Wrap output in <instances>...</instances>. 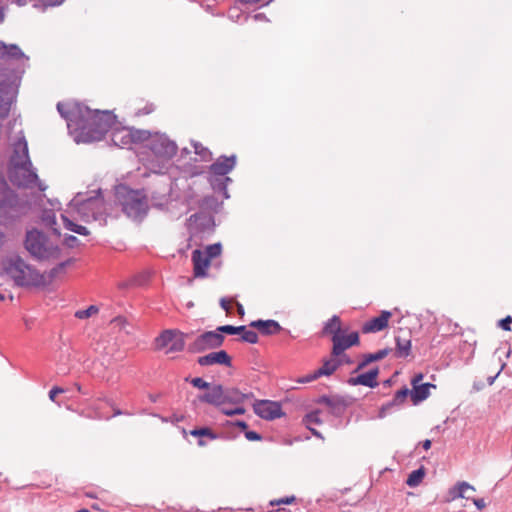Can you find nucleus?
<instances>
[{
	"instance_id": "nucleus-12",
	"label": "nucleus",
	"mask_w": 512,
	"mask_h": 512,
	"mask_svg": "<svg viewBox=\"0 0 512 512\" xmlns=\"http://www.w3.org/2000/svg\"><path fill=\"white\" fill-rule=\"evenodd\" d=\"M122 205L124 212L129 217H142L148 209L147 196L143 191L130 190L126 193Z\"/></svg>"
},
{
	"instance_id": "nucleus-44",
	"label": "nucleus",
	"mask_w": 512,
	"mask_h": 512,
	"mask_svg": "<svg viewBox=\"0 0 512 512\" xmlns=\"http://www.w3.org/2000/svg\"><path fill=\"white\" fill-rule=\"evenodd\" d=\"M65 392V389L60 387V386H53L49 393H48V396H49V399L53 402H56V397L61 394V393H64Z\"/></svg>"
},
{
	"instance_id": "nucleus-25",
	"label": "nucleus",
	"mask_w": 512,
	"mask_h": 512,
	"mask_svg": "<svg viewBox=\"0 0 512 512\" xmlns=\"http://www.w3.org/2000/svg\"><path fill=\"white\" fill-rule=\"evenodd\" d=\"M14 200V193L9 189L4 177L0 175V207L12 206Z\"/></svg>"
},
{
	"instance_id": "nucleus-17",
	"label": "nucleus",
	"mask_w": 512,
	"mask_h": 512,
	"mask_svg": "<svg viewBox=\"0 0 512 512\" xmlns=\"http://www.w3.org/2000/svg\"><path fill=\"white\" fill-rule=\"evenodd\" d=\"M468 490L475 492V488L468 482L458 481L455 485L449 488L447 494L442 498L441 502L450 503L458 498L470 500L471 496L466 495Z\"/></svg>"
},
{
	"instance_id": "nucleus-59",
	"label": "nucleus",
	"mask_w": 512,
	"mask_h": 512,
	"mask_svg": "<svg viewBox=\"0 0 512 512\" xmlns=\"http://www.w3.org/2000/svg\"><path fill=\"white\" fill-rule=\"evenodd\" d=\"M500 372H501V369L496 373V375H494V376H489V377L487 378V383H488V385H490V386H491V385H493V383L495 382V380H496V378L498 377V375L500 374Z\"/></svg>"
},
{
	"instance_id": "nucleus-52",
	"label": "nucleus",
	"mask_w": 512,
	"mask_h": 512,
	"mask_svg": "<svg viewBox=\"0 0 512 512\" xmlns=\"http://www.w3.org/2000/svg\"><path fill=\"white\" fill-rule=\"evenodd\" d=\"M306 428L310 431V433L313 436H315L318 439L324 440V436H323V434L320 431H318L317 429H315L313 427H306Z\"/></svg>"
},
{
	"instance_id": "nucleus-26",
	"label": "nucleus",
	"mask_w": 512,
	"mask_h": 512,
	"mask_svg": "<svg viewBox=\"0 0 512 512\" xmlns=\"http://www.w3.org/2000/svg\"><path fill=\"white\" fill-rule=\"evenodd\" d=\"M342 365L341 359H328L322 360V366L318 368L319 374L322 376H331Z\"/></svg>"
},
{
	"instance_id": "nucleus-29",
	"label": "nucleus",
	"mask_w": 512,
	"mask_h": 512,
	"mask_svg": "<svg viewBox=\"0 0 512 512\" xmlns=\"http://www.w3.org/2000/svg\"><path fill=\"white\" fill-rule=\"evenodd\" d=\"M105 308L104 305H91L86 309H81L75 312V317L78 319H87L92 317H106L107 315L102 313L99 315V312Z\"/></svg>"
},
{
	"instance_id": "nucleus-35",
	"label": "nucleus",
	"mask_w": 512,
	"mask_h": 512,
	"mask_svg": "<svg viewBox=\"0 0 512 512\" xmlns=\"http://www.w3.org/2000/svg\"><path fill=\"white\" fill-rule=\"evenodd\" d=\"M234 406L235 407H233V408H227L222 405V406H220V408H217V409L220 411V413H222L223 415H225L227 417L244 415L246 413V408L242 404H238V405H234Z\"/></svg>"
},
{
	"instance_id": "nucleus-47",
	"label": "nucleus",
	"mask_w": 512,
	"mask_h": 512,
	"mask_svg": "<svg viewBox=\"0 0 512 512\" xmlns=\"http://www.w3.org/2000/svg\"><path fill=\"white\" fill-rule=\"evenodd\" d=\"M194 149L195 152L201 155L203 159L211 156V153L206 148L202 147V145L200 144L194 145Z\"/></svg>"
},
{
	"instance_id": "nucleus-31",
	"label": "nucleus",
	"mask_w": 512,
	"mask_h": 512,
	"mask_svg": "<svg viewBox=\"0 0 512 512\" xmlns=\"http://www.w3.org/2000/svg\"><path fill=\"white\" fill-rule=\"evenodd\" d=\"M390 322H364L361 327L363 334L381 332L389 327Z\"/></svg>"
},
{
	"instance_id": "nucleus-19",
	"label": "nucleus",
	"mask_w": 512,
	"mask_h": 512,
	"mask_svg": "<svg viewBox=\"0 0 512 512\" xmlns=\"http://www.w3.org/2000/svg\"><path fill=\"white\" fill-rule=\"evenodd\" d=\"M411 402L414 406L419 405L430 397V390L436 389V385L431 382H425L411 386Z\"/></svg>"
},
{
	"instance_id": "nucleus-6",
	"label": "nucleus",
	"mask_w": 512,
	"mask_h": 512,
	"mask_svg": "<svg viewBox=\"0 0 512 512\" xmlns=\"http://www.w3.org/2000/svg\"><path fill=\"white\" fill-rule=\"evenodd\" d=\"M17 147L22 150V155L13 157L12 181L18 186L33 187L38 182V176L32 169V163L28 156V146L25 139L18 142Z\"/></svg>"
},
{
	"instance_id": "nucleus-50",
	"label": "nucleus",
	"mask_w": 512,
	"mask_h": 512,
	"mask_svg": "<svg viewBox=\"0 0 512 512\" xmlns=\"http://www.w3.org/2000/svg\"><path fill=\"white\" fill-rule=\"evenodd\" d=\"M470 500L473 501L474 505L476 506V508L479 511L483 510L486 507V503H485L483 498H473V497H471Z\"/></svg>"
},
{
	"instance_id": "nucleus-32",
	"label": "nucleus",
	"mask_w": 512,
	"mask_h": 512,
	"mask_svg": "<svg viewBox=\"0 0 512 512\" xmlns=\"http://www.w3.org/2000/svg\"><path fill=\"white\" fill-rule=\"evenodd\" d=\"M321 412L319 408L309 411L303 416L302 424L306 427H311L310 424L321 425L323 423V420L320 418Z\"/></svg>"
},
{
	"instance_id": "nucleus-14",
	"label": "nucleus",
	"mask_w": 512,
	"mask_h": 512,
	"mask_svg": "<svg viewBox=\"0 0 512 512\" xmlns=\"http://www.w3.org/2000/svg\"><path fill=\"white\" fill-rule=\"evenodd\" d=\"M252 407L254 413L266 421H273L285 416L282 404L279 401L256 399Z\"/></svg>"
},
{
	"instance_id": "nucleus-13",
	"label": "nucleus",
	"mask_w": 512,
	"mask_h": 512,
	"mask_svg": "<svg viewBox=\"0 0 512 512\" xmlns=\"http://www.w3.org/2000/svg\"><path fill=\"white\" fill-rule=\"evenodd\" d=\"M223 338L217 330H209L198 335L193 342H191L187 351L191 354L203 353L207 350L218 349L223 345Z\"/></svg>"
},
{
	"instance_id": "nucleus-60",
	"label": "nucleus",
	"mask_w": 512,
	"mask_h": 512,
	"mask_svg": "<svg viewBox=\"0 0 512 512\" xmlns=\"http://www.w3.org/2000/svg\"><path fill=\"white\" fill-rule=\"evenodd\" d=\"M148 397L152 403H156L160 397V394H149Z\"/></svg>"
},
{
	"instance_id": "nucleus-10",
	"label": "nucleus",
	"mask_w": 512,
	"mask_h": 512,
	"mask_svg": "<svg viewBox=\"0 0 512 512\" xmlns=\"http://www.w3.org/2000/svg\"><path fill=\"white\" fill-rule=\"evenodd\" d=\"M314 402L318 405H325L328 408V412L335 418H342L347 410L353 403L355 399L349 395H320L318 398L314 400Z\"/></svg>"
},
{
	"instance_id": "nucleus-41",
	"label": "nucleus",
	"mask_w": 512,
	"mask_h": 512,
	"mask_svg": "<svg viewBox=\"0 0 512 512\" xmlns=\"http://www.w3.org/2000/svg\"><path fill=\"white\" fill-rule=\"evenodd\" d=\"M395 406H396V404H395L392 400H390V401H388L387 403L383 404V405L380 407L379 411H378V417H379V418H384V417H386V415L390 412V410H391L393 407H395Z\"/></svg>"
},
{
	"instance_id": "nucleus-54",
	"label": "nucleus",
	"mask_w": 512,
	"mask_h": 512,
	"mask_svg": "<svg viewBox=\"0 0 512 512\" xmlns=\"http://www.w3.org/2000/svg\"><path fill=\"white\" fill-rule=\"evenodd\" d=\"M424 450H429L432 446V441L430 439H425L418 443Z\"/></svg>"
},
{
	"instance_id": "nucleus-34",
	"label": "nucleus",
	"mask_w": 512,
	"mask_h": 512,
	"mask_svg": "<svg viewBox=\"0 0 512 512\" xmlns=\"http://www.w3.org/2000/svg\"><path fill=\"white\" fill-rule=\"evenodd\" d=\"M23 57H24V54L17 45H14V44L6 45L5 44V51H3L2 59H21Z\"/></svg>"
},
{
	"instance_id": "nucleus-4",
	"label": "nucleus",
	"mask_w": 512,
	"mask_h": 512,
	"mask_svg": "<svg viewBox=\"0 0 512 512\" xmlns=\"http://www.w3.org/2000/svg\"><path fill=\"white\" fill-rule=\"evenodd\" d=\"M348 327L342 326V322H325L319 332L320 337L330 336L333 343L331 355L339 357L347 349L360 344V336L357 331L347 334Z\"/></svg>"
},
{
	"instance_id": "nucleus-45",
	"label": "nucleus",
	"mask_w": 512,
	"mask_h": 512,
	"mask_svg": "<svg viewBox=\"0 0 512 512\" xmlns=\"http://www.w3.org/2000/svg\"><path fill=\"white\" fill-rule=\"evenodd\" d=\"M424 377H425V375L422 372L414 373L410 378V385L413 386V385L423 383L422 381H423Z\"/></svg>"
},
{
	"instance_id": "nucleus-15",
	"label": "nucleus",
	"mask_w": 512,
	"mask_h": 512,
	"mask_svg": "<svg viewBox=\"0 0 512 512\" xmlns=\"http://www.w3.org/2000/svg\"><path fill=\"white\" fill-rule=\"evenodd\" d=\"M197 363L203 367L212 365H221L228 368L233 367L232 357L224 349L212 351L206 355L199 356L197 358Z\"/></svg>"
},
{
	"instance_id": "nucleus-61",
	"label": "nucleus",
	"mask_w": 512,
	"mask_h": 512,
	"mask_svg": "<svg viewBox=\"0 0 512 512\" xmlns=\"http://www.w3.org/2000/svg\"><path fill=\"white\" fill-rule=\"evenodd\" d=\"M77 241L76 237L74 236H69L68 238H66V242L69 246H73V243Z\"/></svg>"
},
{
	"instance_id": "nucleus-62",
	"label": "nucleus",
	"mask_w": 512,
	"mask_h": 512,
	"mask_svg": "<svg viewBox=\"0 0 512 512\" xmlns=\"http://www.w3.org/2000/svg\"><path fill=\"white\" fill-rule=\"evenodd\" d=\"M74 386L76 387V389H77V391H78L79 393H82V394H84V395H86V394H87V392H86V391H83L82 386H81L79 383H75V384H74Z\"/></svg>"
},
{
	"instance_id": "nucleus-48",
	"label": "nucleus",
	"mask_w": 512,
	"mask_h": 512,
	"mask_svg": "<svg viewBox=\"0 0 512 512\" xmlns=\"http://www.w3.org/2000/svg\"><path fill=\"white\" fill-rule=\"evenodd\" d=\"M239 1L243 4L265 6V5L269 4L272 0H239Z\"/></svg>"
},
{
	"instance_id": "nucleus-58",
	"label": "nucleus",
	"mask_w": 512,
	"mask_h": 512,
	"mask_svg": "<svg viewBox=\"0 0 512 512\" xmlns=\"http://www.w3.org/2000/svg\"><path fill=\"white\" fill-rule=\"evenodd\" d=\"M340 356H342V357H343V359H341L342 364H343V363H345V364L350 365V364H352V363H353L352 358H350L347 354H345V352H344L343 354H341Z\"/></svg>"
},
{
	"instance_id": "nucleus-36",
	"label": "nucleus",
	"mask_w": 512,
	"mask_h": 512,
	"mask_svg": "<svg viewBox=\"0 0 512 512\" xmlns=\"http://www.w3.org/2000/svg\"><path fill=\"white\" fill-rule=\"evenodd\" d=\"M7 85L0 84V119L5 118L9 112V103L5 100Z\"/></svg>"
},
{
	"instance_id": "nucleus-51",
	"label": "nucleus",
	"mask_w": 512,
	"mask_h": 512,
	"mask_svg": "<svg viewBox=\"0 0 512 512\" xmlns=\"http://www.w3.org/2000/svg\"><path fill=\"white\" fill-rule=\"evenodd\" d=\"M247 330L248 328L245 325L235 326L234 334L239 335L241 339L242 335H244L247 332Z\"/></svg>"
},
{
	"instance_id": "nucleus-28",
	"label": "nucleus",
	"mask_w": 512,
	"mask_h": 512,
	"mask_svg": "<svg viewBox=\"0 0 512 512\" xmlns=\"http://www.w3.org/2000/svg\"><path fill=\"white\" fill-rule=\"evenodd\" d=\"M396 347L394 355L397 358H406L411 354V340H402L399 336L395 337Z\"/></svg>"
},
{
	"instance_id": "nucleus-21",
	"label": "nucleus",
	"mask_w": 512,
	"mask_h": 512,
	"mask_svg": "<svg viewBox=\"0 0 512 512\" xmlns=\"http://www.w3.org/2000/svg\"><path fill=\"white\" fill-rule=\"evenodd\" d=\"M189 434L198 439L197 444L200 447L206 446L205 438L209 440H217L219 439L218 432L214 431L209 426H196L192 430L189 431Z\"/></svg>"
},
{
	"instance_id": "nucleus-20",
	"label": "nucleus",
	"mask_w": 512,
	"mask_h": 512,
	"mask_svg": "<svg viewBox=\"0 0 512 512\" xmlns=\"http://www.w3.org/2000/svg\"><path fill=\"white\" fill-rule=\"evenodd\" d=\"M235 165L236 157L234 155L221 156L210 166V172L214 175L224 176L232 171Z\"/></svg>"
},
{
	"instance_id": "nucleus-23",
	"label": "nucleus",
	"mask_w": 512,
	"mask_h": 512,
	"mask_svg": "<svg viewBox=\"0 0 512 512\" xmlns=\"http://www.w3.org/2000/svg\"><path fill=\"white\" fill-rule=\"evenodd\" d=\"M249 327L257 329V331L265 336L274 335L283 330L280 322H249Z\"/></svg>"
},
{
	"instance_id": "nucleus-11",
	"label": "nucleus",
	"mask_w": 512,
	"mask_h": 512,
	"mask_svg": "<svg viewBox=\"0 0 512 512\" xmlns=\"http://www.w3.org/2000/svg\"><path fill=\"white\" fill-rule=\"evenodd\" d=\"M188 334L178 329H165L155 339L156 348L161 350L168 347L166 353L181 352L185 348V338Z\"/></svg>"
},
{
	"instance_id": "nucleus-40",
	"label": "nucleus",
	"mask_w": 512,
	"mask_h": 512,
	"mask_svg": "<svg viewBox=\"0 0 512 512\" xmlns=\"http://www.w3.org/2000/svg\"><path fill=\"white\" fill-rule=\"evenodd\" d=\"M217 332L223 338V342L225 341V335H235L234 330L235 326L233 325H222L216 328Z\"/></svg>"
},
{
	"instance_id": "nucleus-53",
	"label": "nucleus",
	"mask_w": 512,
	"mask_h": 512,
	"mask_svg": "<svg viewBox=\"0 0 512 512\" xmlns=\"http://www.w3.org/2000/svg\"><path fill=\"white\" fill-rule=\"evenodd\" d=\"M512 322H497V326L504 331H511Z\"/></svg>"
},
{
	"instance_id": "nucleus-1",
	"label": "nucleus",
	"mask_w": 512,
	"mask_h": 512,
	"mask_svg": "<svg viewBox=\"0 0 512 512\" xmlns=\"http://www.w3.org/2000/svg\"><path fill=\"white\" fill-rule=\"evenodd\" d=\"M57 110L75 133L77 142L99 141L108 132L113 144L121 148L130 147L141 139L139 131L120 126L109 112L93 111L76 102H59Z\"/></svg>"
},
{
	"instance_id": "nucleus-22",
	"label": "nucleus",
	"mask_w": 512,
	"mask_h": 512,
	"mask_svg": "<svg viewBox=\"0 0 512 512\" xmlns=\"http://www.w3.org/2000/svg\"><path fill=\"white\" fill-rule=\"evenodd\" d=\"M221 307L226 311L227 317H244L243 306L233 298L222 299Z\"/></svg>"
},
{
	"instance_id": "nucleus-37",
	"label": "nucleus",
	"mask_w": 512,
	"mask_h": 512,
	"mask_svg": "<svg viewBox=\"0 0 512 512\" xmlns=\"http://www.w3.org/2000/svg\"><path fill=\"white\" fill-rule=\"evenodd\" d=\"M223 426L228 427H235L238 428L243 434L247 432L249 429V425L245 420L242 419H235V420H225L223 423Z\"/></svg>"
},
{
	"instance_id": "nucleus-42",
	"label": "nucleus",
	"mask_w": 512,
	"mask_h": 512,
	"mask_svg": "<svg viewBox=\"0 0 512 512\" xmlns=\"http://www.w3.org/2000/svg\"><path fill=\"white\" fill-rule=\"evenodd\" d=\"M322 377L321 374H319V370L316 369L315 371H313L312 373H309L305 376H303L302 378H300L298 380L299 383H310L312 381H315L317 380L318 378Z\"/></svg>"
},
{
	"instance_id": "nucleus-8",
	"label": "nucleus",
	"mask_w": 512,
	"mask_h": 512,
	"mask_svg": "<svg viewBox=\"0 0 512 512\" xmlns=\"http://www.w3.org/2000/svg\"><path fill=\"white\" fill-rule=\"evenodd\" d=\"M222 247L219 243L209 245L203 250L196 249L192 252L193 274L196 278L208 276V269L213 259L219 257Z\"/></svg>"
},
{
	"instance_id": "nucleus-18",
	"label": "nucleus",
	"mask_w": 512,
	"mask_h": 512,
	"mask_svg": "<svg viewBox=\"0 0 512 512\" xmlns=\"http://www.w3.org/2000/svg\"><path fill=\"white\" fill-rule=\"evenodd\" d=\"M391 348L386 347L373 353L362 354L361 360L358 362L356 368L352 371V374L362 371L364 368L374 362L381 361L389 355Z\"/></svg>"
},
{
	"instance_id": "nucleus-7",
	"label": "nucleus",
	"mask_w": 512,
	"mask_h": 512,
	"mask_svg": "<svg viewBox=\"0 0 512 512\" xmlns=\"http://www.w3.org/2000/svg\"><path fill=\"white\" fill-rule=\"evenodd\" d=\"M25 247L32 256L38 259H49L57 254V247L38 230L27 232Z\"/></svg>"
},
{
	"instance_id": "nucleus-64",
	"label": "nucleus",
	"mask_w": 512,
	"mask_h": 512,
	"mask_svg": "<svg viewBox=\"0 0 512 512\" xmlns=\"http://www.w3.org/2000/svg\"><path fill=\"white\" fill-rule=\"evenodd\" d=\"M122 414H123V411L120 410L119 408L114 409L113 416H118V415H122Z\"/></svg>"
},
{
	"instance_id": "nucleus-27",
	"label": "nucleus",
	"mask_w": 512,
	"mask_h": 512,
	"mask_svg": "<svg viewBox=\"0 0 512 512\" xmlns=\"http://www.w3.org/2000/svg\"><path fill=\"white\" fill-rule=\"evenodd\" d=\"M425 476H426V468L423 465H421L419 468L411 471L408 474V476L405 480V483L407 486H409L411 488L417 487L418 485H420L422 483Z\"/></svg>"
},
{
	"instance_id": "nucleus-3",
	"label": "nucleus",
	"mask_w": 512,
	"mask_h": 512,
	"mask_svg": "<svg viewBox=\"0 0 512 512\" xmlns=\"http://www.w3.org/2000/svg\"><path fill=\"white\" fill-rule=\"evenodd\" d=\"M7 274L19 286L41 288L51 282L50 274H43L24 263L20 258H11L6 267Z\"/></svg>"
},
{
	"instance_id": "nucleus-43",
	"label": "nucleus",
	"mask_w": 512,
	"mask_h": 512,
	"mask_svg": "<svg viewBox=\"0 0 512 512\" xmlns=\"http://www.w3.org/2000/svg\"><path fill=\"white\" fill-rule=\"evenodd\" d=\"M244 436L248 441L251 442L263 440V436L259 432L250 429L247 430Z\"/></svg>"
},
{
	"instance_id": "nucleus-46",
	"label": "nucleus",
	"mask_w": 512,
	"mask_h": 512,
	"mask_svg": "<svg viewBox=\"0 0 512 512\" xmlns=\"http://www.w3.org/2000/svg\"><path fill=\"white\" fill-rule=\"evenodd\" d=\"M218 436H219V439L235 440L238 437V433L233 432V431H224V432L218 433Z\"/></svg>"
},
{
	"instance_id": "nucleus-33",
	"label": "nucleus",
	"mask_w": 512,
	"mask_h": 512,
	"mask_svg": "<svg viewBox=\"0 0 512 512\" xmlns=\"http://www.w3.org/2000/svg\"><path fill=\"white\" fill-rule=\"evenodd\" d=\"M408 397L411 398V391L406 385H404L395 391L392 401L396 404V406H401L406 402Z\"/></svg>"
},
{
	"instance_id": "nucleus-30",
	"label": "nucleus",
	"mask_w": 512,
	"mask_h": 512,
	"mask_svg": "<svg viewBox=\"0 0 512 512\" xmlns=\"http://www.w3.org/2000/svg\"><path fill=\"white\" fill-rule=\"evenodd\" d=\"M185 382L190 383L194 388L204 390L205 392H212L214 384L205 381L202 377L187 376Z\"/></svg>"
},
{
	"instance_id": "nucleus-24",
	"label": "nucleus",
	"mask_w": 512,
	"mask_h": 512,
	"mask_svg": "<svg viewBox=\"0 0 512 512\" xmlns=\"http://www.w3.org/2000/svg\"><path fill=\"white\" fill-rule=\"evenodd\" d=\"M436 333L442 338L458 335L461 333V328L457 322H441L436 328Z\"/></svg>"
},
{
	"instance_id": "nucleus-55",
	"label": "nucleus",
	"mask_w": 512,
	"mask_h": 512,
	"mask_svg": "<svg viewBox=\"0 0 512 512\" xmlns=\"http://www.w3.org/2000/svg\"><path fill=\"white\" fill-rule=\"evenodd\" d=\"M398 375V371H396L394 373V375L388 379H386L384 382H383V386L384 387H391L393 384H394V380H393V377Z\"/></svg>"
},
{
	"instance_id": "nucleus-39",
	"label": "nucleus",
	"mask_w": 512,
	"mask_h": 512,
	"mask_svg": "<svg viewBox=\"0 0 512 512\" xmlns=\"http://www.w3.org/2000/svg\"><path fill=\"white\" fill-rule=\"evenodd\" d=\"M259 337L258 333L254 330L248 329L247 332L242 335L241 341L246 342L249 344H256L258 343Z\"/></svg>"
},
{
	"instance_id": "nucleus-16",
	"label": "nucleus",
	"mask_w": 512,
	"mask_h": 512,
	"mask_svg": "<svg viewBox=\"0 0 512 512\" xmlns=\"http://www.w3.org/2000/svg\"><path fill=\"white\" fill-rule=\"evenodd\" d=\"M379 374L380 369L378 366H375L368 371L358 374L357 376L349 377L347 383L351 386L362 385L374 389L379 386Z\"/></svg>"
},
{
	"instance_id": "nucleus-49",
	"label": "nucleus",
	"mask_w": 512,
	"mask_h": 512,
	"mask_svg": "<svg viewBox=\"0 0 512 512\" xmlns=\"http://www.w3.org/2000/svg\"><path fill=\"white\" fill-rule=\"evenodd\" d=\"M395 316H397L395 312L382 311L379 316L374 317L372 320H389V318Z\"/></svg>"
},
{
	"instance_id": "nucleus-38",
	"label": "nucleus",
	"mask_w": 512,
	"mask_h": 512,
	"mask_svg": "<svg viewBox=\"0 0 512 512\" xmlns=\"http://www.w3.org/2000/svg\"><path fill=\"white\" fill-rule=\"evenodd\" d=\"M297 498L294 495L291 496H285L279 499L271 500L269 502L270 506H276V505H290L295 503Z\"/></svg>"
},
{
	"instance_id": "nucleus-57",
	"label": "nucleus",
	"mask_w": 512,
	"mask_h": 512,
	"mask_svg": "<svg viewBox=\"0 0 512 512\" xmlns=\"http://www.w3.org/2000/svg\"><path fill=\"white\" fill-rule=\"evenodd\" d=\"M184 415H177V414H173L170 418V421L172 423H177V422H180V421H183L184 420Z\"/></svg>"
},
{
	"instance_id": "nucleus-56",
	"label": "nucleus",
	"mask_w": 512,
	"mask_h": 512,
	"mask_svg": "<svg viewBox=\"0 0 512 512\" xmlns=\"http://www.w3.org/2000/svg\"><path fill=\"white\" fill-rule=\"evenodd\" d=\"M229 17L232 18V19L236 18L237 20H239L240 14L238 13V9H236V8L230 9L229 10Z\"/></svg>"
},
{
	"instance_id": "nucleus-63",
	"label": "nucleus",
	"mask_w": 512,
	"mask_h": 512,
	"mask_svg": "<svg viewBox=\"0 0 512 512\" xmlns=\"http://www.w3.org/2000/svg\"><path fill=\"white\" fill-rule=\"evenodd\" d=\"M85 496L88 497V498H92V499H96L97 498L96 494L93 493V492H86Z\"/></svg>"
},
{
	"instance_id": "nucleus-5",
	"label": "nucleus",
	"mask_w": 512,
	"mask_h": 512,
	"mask_svg": "<svg viewBox=\"0 0 512 512\" xmlns=\"http://www.w3.org/2000/svg\"><path fill=\"white\" fill-rule=\"evenodd\" d=\"M246 400L247 396L237 387H225L222 384H214L212 392L198 394L192 401V404L196 406L197 403H206L220 408L224 404H243Z\"/></svg>"
},
{
	"instance_id": "nucleus-9",
	"label": "nucleus",
	"mask_w": 512,
	"mask_h": 512,
	"mask_svg": "<svg viewBox=\"0 0 512 512\" xmlns=\"http://www.w3.org/2000/svg\"><path fill=\"white\" fill-rule=\"evenodd\" d=\"M150 149L155 157L161 161L162 165L157 169L153 168L154 172L162 173L166 169V163L174 157L177 153L176 144L163 135H156L150 140Z\"/></svg>"
},
{
	"instance_id": "nucleus-2",
	"label": "nucleus",
	"mask_w": 512,
	"mask_h": 512,
	"mask_svg": "<svg viewBox=\"0 0 512 512\" xmlns=\"http://www.w3.org/2000/svg\"><path fill=\"white\" fill-rule=\"evenodd\" d=\"M106 205L99 193L87 196L77 194L61 214L64 227L79 235H88L86 227L79 224V221H105Z\"/></svg>"
}]
</instances>
